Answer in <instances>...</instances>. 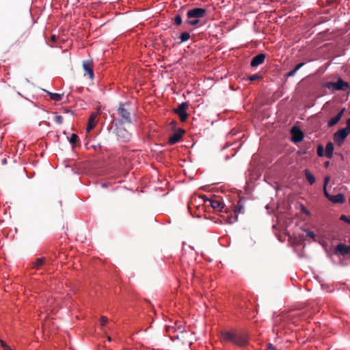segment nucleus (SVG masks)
Wrapping results in <instances>:
<instances>
[{
  "mask_svg": "<svg viewBox=\"0 0 350 350\" xmlns=\"http://www.w3.org/2000/svg\"><path fill=\"white\" fill-rule=\"evenodd\" d=\"M344 111H345V109H342L336 116L331 118L328 121V125L329 126H334L335 124H336L341 119Z\"/></svg>",
  "mask_w": 350,
  "mask_h": 350,
  "instance_id": "nucleus-13",
  "label": "nucleus"
},
{
  "mask_svg": "<svg viewBox=\"0 0 350 350\" xmlns=\"http://www.w3.org/2000/svg\"><path fill=\"white\" fill-rule=\"evenodd\" d=\"M50 97L55 101H59L62 98V95L56 93H49Z\"/></svg>",
  "mask_w": 350,
  "mask_h": 350,
  "instance_id": "nucleus-20",
  "label": "nucleus"
},
{
  "mask_svg": "<svg viewBox=\"0 0 350 350\" xmlns=\"http://www.w3.org/2000/svg\"><path fill=\"white\" fill-rule=\"evenodd\" d=\"M42 265V264H41V263L36 264L37 269H38Z\"/></svg>",
  "mask_w": 350,
  "mask_h": 350,
  "instance_id": "nucleus-43",
  "label": "nucleus"
},
{
  "mask_svg": "<svg viewBox=\"0 0 350 350\" xmlns=\"http://www.w3.org/2000/svg\"><path fill=\"white\" fill-rule=\"evenodd\" d=\"M44 260H46L45 258H39L37 259L36 262L41 263V262H43Z\"/></svg>",
  "mask_w": 350,
  "mask_h": 350,
  "instance_id": "nucleus-38",
  "label": "nucleus"
},
{
  "mask_svg": "<svg viewBox=\"0 0 350 350\" xmlns=\"http://www.w3.org/2000/svg\"><path fill=\"white\" fill-rule=\"evenodd\" d=\"M186 22L189 25H196L199 23V19H197V18H188Z\"/></svg>",
  "mask_w": 350,
  "mask_h": 350,
  "instance_id": "nucleus-25",
  "label": "nucleus"
},
{
  "mask_svg": "<svg viewBox=\"0 0 350 350\" xmlns=\"http://www.w3.org/2000/svg\"><path fill=\"white\" fill-rule=\"evenodd\" d=\"M221 339L226 342H231L239 347H243L247 343V336L245 334L237 332H222Z\"/></svg>",
  "mask_w": 350,
  "mask_h": 350,
  "instance_id": "nucleus-1",
  "label": "nucleus"
},
{
  "mask_svg": "<svg viewBox=\"0 0 350 350\" xmlns=\"http://www.w3.org/2000/svg\"><path fill=\"white\" fill-rule=\"evenodd\" d=\"M335 252L337 254L345 256L350 253V245H347L343 243H339L337 245Z\"/></svg>",
  "mask_w": 350,
  "mask_h": 350,
  "instance_id": "nucleus-10",
  "label": "nucleus"
},
{
  "mask_svg": "<svg viewBox=\"0 0 350 350\" xmlns=\"http://www.w3.org/2000/svg\"><path fill=\"white\" fill-rule=\"evenodd\" d=\"M296 72H297V71L295 69H293V70H291V71H289L288 72L286 73V77H293V76H294L295 75Z\"/></svg>",
  "mask_w": 350,
  "mask_h": 350,
  "instance_id": "nucleus-31",
  "label": "nucleus"
},
{
  "mask_svg": "<svg viewBox=\"0 0 350 350\" xmlns=\"http://www.w3.org/2000/svg\"><path fill=\"white\" fill-rule=\"evenodd\" d=\"M292 141L295 143H298L302 141L304 138L303 132L297 127H293L291 129Z\"/></svg>",
  "mask_w": 350,
  "mask_h": 350,
  "instance_id": "nucleus-8",
  "label": "nucleus"
},
{
  "mask_svg": "<svg viewBox=\"0 0 350 350\" xmlns=\"http://www.w3.org/2000/svg\"><path fill=\"white\" fill-rule=\"evenodd\" d=\"M55 121L58 124H62L63 121V118L61 116H57L55 118Z\"/></svg>",
  "mask_w": 350,
  "mask_h": 350,
  "instance_id": "nucleus-30",
  "label": "nucleus"
},
{
  "mask_svg": "<svg viewBox=\"0 0 350 350\" xmlns=\"http://www.w3.org/2000/svg\"><path fill=\"white\" fill-rule=\"evenodd\" d=\"M93 62L92 60H87L83 62V68L85 71V75H88L91 80L94 79V74L92 69Z\"/></svg>",
  "mask_w": 350,
  "mask_h": 350,
  "instance_id": "nucleus-7",
  "label": "nucleus"
},
{
  "mask_svg": "<svg viewBox=\"0 0 350 350\" xmlns=\"http://www.w3.org/2000/svg\"><path fill=\"white\" fill-rule=\"evenodd\" d=\"M329 176H326V177L324 178V184H323V187H327V184L329 183Z\"/></svg>",
  "mask_w": 350,
  "mask_h": 350,
  "instance_id": "nucleus-35",
  "label": "nucleus"
},
{
  "mask_svg": "<svg viewBox=\"0 0 350 350\" xmlns=\"http://www.w3.org/2000/svg\"><path fill=\"white\" fill-rule=\"evenodd\" d=\"M329 200L333 203H338V204H342L345 202V199L342 193H338L337 195H334L330 196Z\"/></svg>",
  "mask_w": 350,
  "mask_h": 350,
  "instance_id": "nucleus-14",
  "label": "nucleus"
},
{
  "mask_svg": "<svg viewBox=\"0 0 350 350\" xmlns=\"http://www.w3.org/2000/svg\"><path fill=\"white\" fill-rule=\"evenodd\" d=\"M108 321V319L106 317H102L100 319V323L101 326H104Z\"/></svg>",
  "mask_w": 350,
  "mask_h": 350,
  "instance_id": "nucleus-28",
  "label": "nucleus"
},
{
  "mask_svg": "<svg viewBox=\"0 0 350 350\" xmlns=\"http://www.w3.org/2000/svg\"><path fill=\"white\" fill-rule=\"evenodd\" d=\"M345 129L350 133V118L347 120V126Z\"/></svg>",
  "mask_w": 350,
  "mask_h": 350,
  "instance_id": "nucleus-37",
  "label": "nucleus"
},
{
  "mask_svg": "<svg viewBox=\"0 0 350 350\" xmlns=\"http://www.w3.org/2000/svg\"><path fill=\"white\" fill-rule=\"evenodd\" d=\"M221 223L232 224L237 221L238 216L232 211H225V213L221 215Z\"/></svg>",
  "mask_w": 350,
  "mask_h": 350,
  "instance_id": "nucleus-3",
  "label": "nucleus"
},
{
  "mask_svg": "<svg viewBox=\"0 0 350 350\" xmlns=\"http://www.w3.org/2000/svg\"><path fill=\"white\" fill-rule=\"evenodd\" d=\"M336 82L337 90H346L349 87V83L343 81L341 78H338Z\"/></svg>",
  "mask_w": 350,
  "mask_h": 350,
  "instance_id": "nucleus-15",
  "label": "nucleus"
},
{
  "mask_svg": "<svg viewBox=\"0 0 350 350\" xmlns=\"http://www.w3.org/2000/svg\"><path fill=\"white\" fill-rule=\"evenodd\" d=\"M304 174H305L306 178L308 180V182L309 183V184L310 185H312L316 181V178L314 176V175L308 169H306L304 170Z\"/></svg>",
  "mask_w": 350,
  "mask_h": 350,
  "instance_id": "nucleus-16",
  "label": "nucleus"
},
{
  "mask_svg": "<svg viewBox=\"0 0 350 350\" xmlns=\"http://www.w3.org/2000/svg\"><path fill=\"white\" fill-rule=\"evenodd\" d=\"M340 219L350 224V219H349L346 215H342L340 217Z\"/></svg>",
  "mask_w": 350,
  "mask_h": 350,
  "instance_id": "nucleus-34",
  "label": "nucleus"
},
{
  "mask_svg": "<svg viewBox=\"0 0 350 350\" xmlns=\"http://www.w3.org/2000/svg\"><path fill=\"white\" fill-rule=\"evenodd\" d=\"M181 139V135L179 133H174L169 138V143L172 145L178 142Z\"/></svg>",
  "mask_w": 350,
  "mask_h": 350,
  "instance_id": "nucleus-18",
  "label": "nucleus"
},
{
  "mask_svg": "<svg viewBox=\"0 0 350 350\" xmlns=\"http://www.w3.org/2000/svg\"><path fill=\"white\" fill-rule=\"evenodd\" d=\"M206 10L201 8H196L189 10L187 12V18H197L200 19L205 16Z\"/></svg>",
  "mask_w": 350,
  "mask_h": 350,
  "instance_id": "nucleus-2",
  "label": "nucleus"
},
{
  "mask_svg": "<svg viewBox=\"0 0 350 350\" xmlns=\"http://www.w3.org/2000/svg\"><path fill=\"white\" fill-rule=\"evenodd\" d=\"M350 133L345 128L338 130L334 133V139L339 146L343 144L345 139Z\"/></svg>",
  "mask_w": 350,
  "mask_h": 350,
  "instance_id": "nucleus-5",
  "label": "nucleus"
},
{
  "mask_svg": "<svg viewBox=\"0 0 350 350\" xmlns=\"http://www.w3.org/2000/svg\"><path fill=\"white\" fill-rule=\"evenodd\" d=\"M204 202L208 203V204L216 211H222L224 208L222 202L215 199L206 198V200H204Z\"/></svg>",
  "mask_w": 350,
  "mask_h": 350,
  "instance_id": "nucleus-9",
  "label": "nucleus"
},
{
  "mask_svg": "<svg viewBox=\"0 0 350 350\" xmlns=\"http://www.w3.org/2000/svg\"><path fill=\"white\" fill-rule=\"evenodd\" d=\"M266 350H278V349L271 344L268 345V347Z\"/></svg>",
  "mask_w": 350,
  "mask_h": 350,
  "instance_id": "nucleus-36",
  "label": "nucleus"
},
{
  "mask_svg": "<svg viewBox=\"0 0 350 350\" xmlns=\"http://www.w3.org/2000/svg\"><path fill=\"white\" fill-rule=\"evenodd\" d=\"M305 63L302 62V63H299L298 64H297L295 66V67L294 68V69L297 71L298 70H299L301 67H303L304 66Z\"/></svg>",
  "mask_w": 350,
  "mask_h": 350,
  "instance_id": "nucleus-32",
  "label": "nucleus"
},
{
  "mask_svg": "<svg viewBox=\"0 0 350 350\" xmlns=\"http://www.w3.org/2000/svg\"><path fill=\"white\" fill-rule=\"evenodd\" d=\"M325 86L327 89H329V90H330L332 91L337 90H336V82H327V83H326Z\"/></svg>",
  "mask_w": 350,
  "mask_h": 350,
  "instance_id": "nucleus-21",
  "label": "nucleus"
},
{
  "mask_svg": "<svg viewBox=\"0 0 350 350\" xmlns=\"http://www.w3.org/2000/svg\"><path fill=\"white\" fill-rule=\"evenodd\" d=\"M190 38V34L188 32H183L180 36V39L182 42L187 41Z\"/></svg>",
  "mask_w": 350,
  "mask_h": 350,
  "instance_id": "nucleus-22",
  "label": "nucleus"
},
{
  "mask_svg": "<svg viewBox=\"0 0 350 350\" xmlns=\"http://www.w3.org/2000/svg\"><path fill=\"white\" fill-rule=\"evenodd\" d=\"M117 134L124 139H127L129 137V133L126 130L122 129H117Z\"/></svg>",
  "mask_w": 350,
  "mask_h": 350,
  "instance_id": "nucleus-19",
  "label": "nucleus"
},
{
  "mask_svg": "<svg viewBox=\"0 0 350 350\" xmlns=\"http://www.w3.org/2000/svg\"><path fill=\"white\" fill-rule=\"evenodd\" d=\"M265 57V55L263 53H260L254 56L251 61V66L256 67L262 64L264 62Z\"/></svg>",
  "mask_w": 350,
  "mask_h": 350,
  "instance_id": "nucleus-11",
  "label": "nucleus"
},
{
  "mask_svg": "<svg viewBox=\"0 0 350 350\" xmlns=\"http://www.w3.org/2000/svg\"><path fill=\"white\" fill-rule=\"evenodd\" d=\"M260 78H261L260 75L256 74V75H253L250 76L249 77V80L250 81H254L258 80V79H259Z\"/></svg>",
  "mask_w": 350,
  "mask_h": 350,
  "instance_id": "nucleus-27",
  "label": "nucleus"
},
{
  "mask_svg": "<svg viewBox=\"0 0 350 350\" xmlns=\"http://www.w3.org/2000/svg\"><path fill=\"white\" fill-rule=\"evenodd\" d=\"M323 192H324V194L325 196V197L329 200V198L330 196H332V195L329 194L327 191V187H323Z\"/></svg>",
  "mask_w": 350,
  "mask_h": 350,
  "instance_id": "nucleus-33",
  "label": "nucleus"
},
{
  "mask_svg": "<svg viewBox=\"0 0 350 350\" xmlns=\"http://www.w3.org/2000/svg\"><path fill=\"white\" fill-rule=\"evenodd\" d=\"M129 106V103L121 104L118 109V114L122 118L124 122H131Z\"/></svg>",
  "mask_w": 350,
  "mask_h": 350,
  "instance_id": "nucleus-4",
  "label": "nucleus"
},
{
  "mask_svg": "<svg viewBox=\"0 0 350 350\" xmlns=\"http://www.w3.org/2000/svg\"><path fill=\"white\" fill-rule=\"evenodd\" d=\"M17 146L18 148L21 147L22 148H23L25 147V145L23 142H18Z\"/></svg>",
  "mask_w": 350,
  "mask_h": 350,
  "instance_id": "nucleus-39",
  "label": "nucleus"
},
{
  "mask_svg": "<svg viewBox=\"0 0 350 350\" xmlns=\"http://www.w3.org/2000/svg\"><path fill=\"white\" fill-rule=\"evenodd\" d=\"M2 163H3V164H5V163H7L6 159H4L3 160V161H2Z\"/></svg>",
  "mask_w": 350,
  "mask_h": 350,
  "instance_id": "nucleus-44",
  "label": "nucleus"
},
{
  "mask_svg": "<svg viewBox=\"0 0 350 350\" xmlns=\"http://www.w3.org/2000/svg\"><path fill=\"white\" fill-rule=\"evenodd\" d=\"M334 145L333 144L329 142L327 144L326 146H325V156L330 159L333 156V152H334Z\"/></svg>",
  "mask_w": 350,
  "mask_h": 350,
  "instance_id": "nucleus-17",
  "label": "nucleus"
},
{
  "mask_svg": "<svg viewBox=\"0 0 350 350\" xmlns=\"http://www.w3.org/2000/svg\"><path fill=\"white\" fill-rule=\"evenodd\" d=\"M317 154L319 157H322L324 155V148L321 144L317 146Z\"/></svg>",
  "mask_w": 350,
  "mask_h": 350,
  "instance_id": "nucleus-24",
  "label": "nucleus"
},
{
  "mask_svg": "<svg viewBox=\"0 0 350 350\" xmlns=\"http://www.w3.org/2000/svg\"><path fill=\"white\" fill-rule=\"evenodd\" d=\"M187 104L186 103H182L178 106L177 109H174V112L179 116V118L182 122H185L187 119Z\"/></svg>",
  "mask_w": 350,
  "mask_h": 350,
  "instance_id": "nucleus-6",
  "label": "nucleus"
},
{
  "mask_svg": "<svg viewBox=\"0 0 350 350\" xmlns=\"http://www.w3.org/2000/svg\"><path fill=\"white\" fill-rule=\"evenodd\" d=\"M97 114L96 113H92L88 120V123L86 127V132L89 133L96 124L97 120Z\"/></svg>",
  "mask_w": 350,
  "mask_h": 350,
  "instance_id": "nucleus-12",
  "label": "nucleus"
},
{
  "mask_svg": "<svg viewBox=\"0 0 350 350\" xmlns=\"http://www.w3.org/2000/svg\"><path fill=\"white\" fill-rule=\"evenodd\" d=\"M77 140H78V136L77 135L75 134V133H72L70 136V144L74 147L75 146H76L77 144Z\"/></svg>",
  "mask_w": 350,
  "mask_h": 350,
  "instance_id": "nucleus-23",
  "label": "nucleus"
},
{
  "mask_svg": "<svg viewBox=\"0 0 350 350\" xmlns=\"http://www.w3.org/2000/svg\"><path fill=\"white\" fill-rule=\"evenodd\" d=\"M0 345H1L2 347H3L5 345H7V344L4 341H3L1 340H0Z\"/></svg>",
  "mask_w": 350,
  "mask_h": 350,
  "instance_id": "nucleus-40",
  "label": "nucleus"
},
{
  "mask_svg": "<svg viewBox=\"0 0 350 350\" xmlns=\"http://www.w3.org/2000/svg\"><path fill=\"white\" fill-rule=\"evenodd\" d=\"M306 235L308 237L313 239L315 238V234L314 232L310 231V230H306Z\"/></svg>",
  "mask_w": 350,
  "mask_h": 350,
  "instance_id": "nucleus-29",
  "label": "nucleus"
},
{
  "mask_svg": "<svg viewBox=\"0 0 350 350\" xmlns=\"http://www.w3.org/2000/svg\"><path fill=\"white\" fill-rule=\"evenodd\" d=\"M3 350H12L8 345L3 347Z\"/></svg>",
  "mask_w": 350,
  "mask_h": 350,
  "instance_id": "nucleus-42",
  "label": "nucleus"
},
{
  "mask_svg": "<svg viewBox=\"0 0 350 350\" xmlns=\"http://www.w3.org/2000/svg\"><path fill=\"white\" fill-rule=\"evenodd\" d=\"M174 23L176 25H180L182 23V18L180 15H176L174 17Z\"/></svg>",
  "mask_w": 350,
  "mask_h": 350,
  "instance_id": "nucleus-26",
  "label": "nucleus"
},
{
  "mask_svg": "<svg viewBox=\"0 0 350 350\" xmlns=\"http://www.w3.org/2000/svg\"><path fill=\"white\" fill-rule=\"evenodd\" d=\"M51 40L53 41V42H55L56 41V36L55 35H52L51 36Z\"/></svg>",
  "mask_w": 350,
  "mask_h": 350,
  "instance_id": "nucleus-41",
  "label": "nucleus"
}]
</instances>
